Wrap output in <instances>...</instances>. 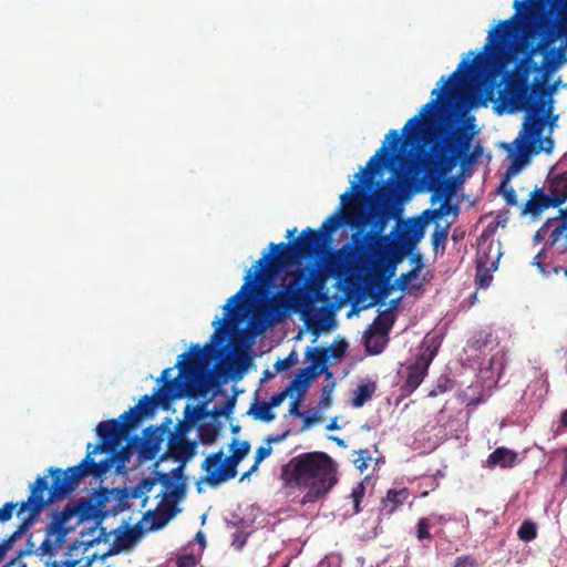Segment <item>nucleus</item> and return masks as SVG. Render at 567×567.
Segmentation results:
<instances>
[{
    "mask_svg": "<svg viewBox=\"0 0 567 567\" xmlns=\"http://www.w3.org/2000/svg\"><path fill=\"white\" fill-rule=\"evenodd\" d=\"M544 4L555 10L559 18L540 20L535 29L526 27L522 50L526 60L537 54H544L546 63H549L548 55L563 58L567 50V0H515L514 16L501 21L488 32L484 51H488L496 43L511 40L520 24L518 18L528 22L535 21L538 13L544 10Z\"/></svg>",
    "mask_w": 567,
    "mask_h": 567,
    "instance_id": "nucleus-1",
    "label": "nucleus"
},
{
    "mask_svg": "<svg viewBox=\"0 0 567 567\" xmlns=\"http://www.w3.org/2000/svg\"><path fill=\"white\" fill-rule=\"evenodd\" d=\"M544 4L555 10L559 18L540 20L535 29L526 27L522 50L526 60L537 54H544L546 63H549L548 55L563 58L567 50V0H515L514 16L501 21L488 32L484 51H488L496 43L511 40L520 24L518 18L528 22L535 21L538 13L544 10Z\"/></svg>",
    "mask_w": 567,
    "mask_h": 567,
    "instance_id": "nucleus-2",
    "label": "nucleus"
},
{
    "mask_svg": "<svg viewBox=\"0 0 567 567\" xmlns=\"http://www.w3.org/2000/svg\"><path fill=\"white\" fill-rule=\"evenodd\" d=\"M210 346L212 342L207 343L205 348H202L197 343L192 344L188 352H184L178 357L175 364V368L179 371L177 378H169L173 368L164 369L161 377L157 379L158 382H163V386L157 389L154 395H143L135 406L125 411L117 420L113 419L102 422L116 425V432L127 437L128 433L135 430L144 417L154 414L155 408L159 403H167L171 400L179 399L185 395L187 382L183 380L182 377L187 381H194L198 388L199 395L206 396L213 388L217 386V383L210 375L200 373L205 359L204 351Z\"/></svg>",
    "mask_w": 567,
    "mask_h": 567,
    "instance_id": "nucleus-3",
    "label": "nucleus"
},
{
    "mask_svg": "<svg viewBox=\"0 0 567 567\" xmlns=\"http://www.w3.org/2000/svg\"><path fill=\"white\" fill-rule=\"evenodd\" d=\"M326 244L322 235L307 227L303 229L293 243L269 244V254H265L256 264L247 271L245 282L241 288L233 295L225 306V318L216 319L213 326L216 328L212 336V342L219 338L220 333L227 334L223 327L228 324V318L235 312V308L243 303L246 296L251 295L258 288L270 287L279 270L292 262L295 258H310L318 254L319 249Z\"/></svg>",
    "mask_w": 567,
    "mask_h": 567,
    "instance_id": "nucleus-4",
    "label": "nucleus"
},
{
    "mask_svg": "<svg viewBox=\"0 0 567 567\" xmlns=\"http://www.w3.org/2000/svg\"><path fill=\"white\" fill-rule=\"evenodd\" d=\"M115 429L116 425L114 424L100 422L96 426V434L101 442L96 445L89 443L86 445V455L78 465L66 470L59 467H50L48 470L52 483L45 491L48 494L44 497L45 506L70 496L86 476L101 477L111 471L116 464L112 455L100 462H95L93 455L109 453V451H114L117 446H121L122 441L126 437L117 433Z\"/></svg>",
    "mask_w": 567,
    "mask_h": 567,
    "instance_id": "nucleus-5",
    "label": "nucleus"
},
{
    "mask_svg": "<svg viewBox=\"0 0 567 567\" xmlns=\"http://www.w3.org/2000/svg\"><path fill=\"white\" fill-rule=\"evenodd\" d=\"M280 478L287 488L306 489L301 505L316 503L338 483V464L324 452H305L282 465Z\"/></svg>",
    "mask_w": 567,
    "mask_h": 567,
    "instance_id": "nucleus-6",
    "label": "nucleus"
},
{
    "mask_svg": "<svg viewBox=\"0 0 567 567\" xmlns=\"http://www.w3.org/2000/svg\"><path fill=\"white\" fill-rule=\"evenodd\" d=\"M507 90L512 107L515 110H526L523 128L513 142L517 151V157L514 159L512 167L519 169L530 155L537 154L540 151L549 152L551 150L553 141L550 138L540 141L545 117L543 114H539L540 112H550L551 106H548L547 110L544 109V105L537 109L534 91L526 83L512 84Z\"/></svg>",
    "mask_w": 567,
    "mask_h": 567,
    "instance_id": "nucleus-7",
    "label": "nucleus"
},
{
    "mask_svg": "<svg viewBox=\"0 0 567 567\" xmlns=\"http://www.w3.org/2000/svg\"><path fill=\"white\" fill-rule=\"evenodd\" d=\"M402 141V136L395 130H390L385 135V141L377 153L370 157L364 168H362L359 173L355 174L358 181L351 182V187L340 195V207L338 212L329 216L320 226L318 230L324 241L330 237L332 233L344 225L355 226L358 224L359 217L351 212H346L344 208H350L352 206H357V199L364 190L363 184H367L370 181L369 176H372L375 172L377 166L388 167L389 164L393 161L394 153L398 151V147ZM363 218V215H360V219Z\"/></svg>",
    "mask_w": 567,
    "mask_h": 567,
    "instance_id": "nucleus-8",
    "label": "nucleus"
},
{
    "mask_svg": "<svg viewBox=\"0 0 567 567\" xmlns=\"http://www.w3.org/2000/svg\"><path fill=\"white\" fill-rule=\"evenodd\" d=\"M483 59V54L480 53L471 62L463 60L452 74L447 78L442 76L440 79L437 84H441V86L432 90V100L421 107L419 114L414 115L405 123L402 130V134L405 136V144L408 142L419 144L421 141H432V137L427 135L425 128L431 130L436 124V111L444 105V100L455 96V83L461 81V76H463L465 70L481 64Z\"/></svg>",
    "mask_w": 567,
    "mask_h": 567,
    "instance_id": "nucleus-9",
    "label": "nucleus"
},
{
    "mask_svg": "<svg viewBox=\"0 0 567 567\" xmlns=\"http://www.w3.org/2000/svg\"><path fill=\"white\" fill-rule=\"evenodd\" d=\"M312 277L313 270L297 269L292 274L291 281L284 285L282 291L265 305L267 317L271 320L279 319L306 307L311 300L309 292L317 290Z\"/></svg>",
    "mask_w": 567,
    "mask_h": 567,
    "instance_id": "nucleus-10",
    "label": "nucleus"
},
{
    "mask_svg": "<svg viewBox=\"0 0 567 567\" xmlns=\"http://www.w3.org/2000/svg\"><path fill=\"white\" fill-rule=\"evenodd\" d=\"M47 489V476H39L35 482L30 485V495L27 501L21 502L18 512V516H21L24 513H28V515L22 518L17 529L0 543V561L3 560L13 544L25 535L39 518L41 512L45 507L44 493Z\"/></svg>",
    "mask_w": 567,
    "mask_h": 567,
    "instance_id": "nucleus-11",
    "label": "nucleus"
},
{
    "mask_svg": "<svg viewBox=\"0 0 567 567\" xmlns=\"http://www.w3.org/2000/svg\"><path fill=\"white\" fill-rule=\"evenodd\" d=\"M471 146V135L463 128H453L444 138L443 143L436 142L429 155V166L446 173L463 158Z\"/></svg>",
    "mask_w": 567,
    "mask_h": 567,
    "instance_id": "nucleus-12",
    "label": "nucleus"
},
{
    "mask_svg": "<svg viewBox=\"0 0 567 567\" xmlns=\"http://www.w3.org/2000/svg\"><path fill=\"white\" fill-rule=\"evenodd\" d=\"M233 454L224 458V452L209 454L203 462V470L207 473L205 481L210 485H217L237 475V466L249 453L250 444L248 441L234 440L230 445Z\"/></svg>",
    "mask_w": 567,
    "mask_h": 567,
    "instance_id": "nucleus-13",
    "label": "nucleus"
},
{
    "mask_svg": "<svg viewBox=\"0 0 567 567\" xmlns=\"http://www.w3.org/2000/svg\"><path fill=\"white\" fill-rule=\"evenodd\" d=\"M386 219L379 217L373 221V229L363 234L357 231L351 236V244H346L340 250L341 259L349 266L355 265L363 257L368 256L372 249V243H386L388 237L381 236V231L385 227Z\"/></svg>",
    "mask_w": 567,
    "mask_h": 567,
    "instance_id": "nucleus-14",
    "label": "nucleus"
},
{
    "mask_svg": "<svg viewBox=\"0 0 567 567\" xmlns=\"http://www.w3.org/2000/svg\"><path fill=\"white\" fill-rule=\"evenodd\" d=\"M168 429L164 425L159 427L148 426L143 431V437L133 436L134 443L141 462L154 460L161 451L162 443Z\"/></svg>",
    "mask_w": 567,
    "mask_h": 567,
    "instance_id": "nucleus-15",
    "label": "nucleus"
},
{
    "mask_svg": "<svg viewBox=\"0 0 567 567\" xmlns=\"http://www.w3.org/2000/svg\"><path fill=\"white\" fill-rule=\"evenodd\" d=\"M395 317L391 310H384L380 312L379 316H377V318L373 320L364 337V346L370 354H379L383 351V344H372L373 337L386 336L392 329Z\"/></svg>",
    "mask_w": 567,
    "mask_h": 567,
    "instance_id": "nucleus-16",
    "label": "nucleus"
},
{
    "mask_svg": "<svg viewBox=\"0 0 567 567\" xmlns=\"http://www.w3.org/2000/svg\"><path fill=\"white\" fill-rule=\"evenodd\" d=\"M550 207H559L558 202L556 200L554 195H551L550 193L546 194L543 190V188L536 187L530 193L529 199L523 206L520 215H530L533 217H538L544 210Z\"/></svg>",
    "mask_w": 567,
    "mask_h": 567,
    "instance_id": "nucleus-17",
    "label": "nucleus"
},
{
    "mask_svg": "<svg viewBox=\"0 0 567 567\" xmlns=\"http://www.w3.org/2000/svg\"><path fill=\"white\" fill-rule=\"evenodd\" d=\"M436 350H432L429 353L423 351L415 360V362L408 368V377L405 381V388L409 392H413L423 382L427 374L429 367L435 357Z\"/></svg>",
    "mask_w": 567,
    "mask_h": 567,
    "instance_id": "nucleus-18",
    "label": "nucleus"
},
{
    "mask_svg": "<svg viewBox=\"0 0 567 567\" xmlns=\"http://www.w3.org/2000/svg\"><path fill=\"white\" fill-rule=\"evenodd\" d=\"M158 481L165 488L164 497L171 496L179 499L185 493L184 466L178 465L172 470V473H161Z\"/></svg>",
    "mask_w": 567,
    "mask_h": 567,
    "instance_id": "nucleus-19",
    "label": "nucleus"
},
{
    "mask_svg": "<svg viewBox=\"0 0 567 567\" xmlns=\"http://www.w3.org/2000/svg\"><path fill=\"white\" fill-rule=\"evenodd\" d=\"M544 229H548L549 247H554L563 241L564 247L567 248V218L566 217H551L544 223Z\"/></svg>",
    "mask_w": 567,
    "mask_h": 567,
    "instance_id": "nucleus-20",
    "label": "nucleus"
},
{
    "mask_svg": "<svg viewBox=\"0 0 567 567\" xmlns=\"http://www.w3.org/2000/svg\"><path fill=\"white\" fill-rule=\"evenodd\" d=\"M410 492L406 487L400 489H389L385 497L382 498L380 513L384 516H391L409 498Z\"/></svg>",
    "mask_w": 567,
    "mask_h": 567,
    "instance_id": "nucleus-21",
    "label": "nucleus"
},
{
    "mask_svg": "<svg viewBox=\"0 0 567 567\" xmlns=\"http://www.w3.org/2000/svg\"><path fill=\"white\" fill-rule=\"evenodd\" d=\"M517 461V453L507 447H497L487 457L486 466L494 468H511Z\"/></svg>",
    "mask_w": 567,
    "mask_h": 567,
    "instance_id": "nucleus-22",
    "label": "nucleus"
},
{
    "mask_svg": "<svg viewBox=\"0 0 567 567\" xmlns=\"http://www.w3.org/2000/svg\"><path fill=\"white\" fill-rule=\"evenodd\" d=\"M549 192L559 206L567 200V173L558 174L551 179Z\"/></svg>",
    "mask_w": 567,
    "mask_h": 567,
    "instance_id": "nucleus-23",
    "label": "nucleus"
},
{
    "mask_svg": "<svg viewBox=\"0 0 567 567\" xmlns=\"http://www.w3.org/2000/svg\"><path fill=\"white\" fill-rule=\"evenodd\" d=\"M375 389L377 386L373 382L359 384L353 392L352 405L354 408H361L368 400L372 398Z\"/></svg>",
    "mask_w": 567,
    "mask_h": 567,
    "instance_id": "nucleus-24",
    "label": "nucleus"
},
{
    "mask_svg": "<svg viewBox=\"0 0 567 567\" xmlns=\"http://www.w3.org/2000/svg\"><path fill=\"white\" fill-rule=\"evenodd\" d=\"M451 212L457 214L458 207L452 206L449 200H443L441 206L435 209H426L423 215L426 218V223L436 221L442 219L444 216L449 215Z\"/></svg>",
    "mask_w": 567,
    "mask_h": 567,
    "instance_id": "nucleus-25",
    "label": "nucleus"
},
{
    "mask_svg": "<svg viewBox=\"0 0 567 567\" xmlns=\"http://www.w3.org/2000/svg\"><path fill=\"white\" fill-rule=\"evenodd\" d=\"M455 192L456 185L454 179H445L434 189L431 200L432 203H434L436 199H446L450 202Z\"/></svg>",
    "mask_w": 567,
    "mask_h": 567,
    "instance_id": "nucleus-26",
    "label": "nucleus"
},
{
    "mask_svg": "<svg viewBox=\"0 0 567 567\" xmlns=\"http://www.w3.org/2000/svg\"><path fill=\"white\" fill-rule=\"evenodd\" d=\"M117 446L114 451H109L112 454L113 458H115L116 468L120 471L125 463H127L132 455L133 449H136L134 443L132 442V437L128 440L127 445L118 449Z\"/></svg>",
    "mask_w": 567,
    "mask_h": 567,
    "instance_id": "nucleus-27",
    "label": "nucleus"
},
{
    "mask_svg": "<svg viewBox=\"0 0 567 567\" xmlns=\"http://www.w3.org/2000/svg\"><path fill=\"white\" fill-rule=\"evenodd\" d=\"M91 505L85 498H80L76 503H69L64 506L63 511L68 517L72 519L74 516L84 518L87 515Z\"/></svg>",
    "mask_w": 567,
    "mask_h": 567,
    "instance_id": "nucleus-28",
    "label": "nucleus"
},
{
    "mask_svg": "<svg viewBox=\"0 0 567 567\" xmlns=\"http://www.w3.org/2000/svg\"><path fill=\"white\" fill-rule=\"evenodd\" d=\"M248 413L251 414L256 420H262L265 422H271L275 420V414L272 413L271 408L267 402L254 404L249 409Z\"/></svg>",
    "mask_w": 567,
    "mask_h": 567,
    "instance_id": "nucleus-29",
    "label": "nucleus"
},
{
    "mask_svg": "<svg viewBox=\"0 0 567 567\" xmlns=\"http://www.w3.org/2000/svg\"><path fill=\"white\" fill-rule=\"evenodd\" d=\"M54 515L52 520L49 523L45 529L47 536H56L55 543L61 544L64 540V537L69 533V528L64 526Z\"/></svg>",
    "mask_w": 567,
    "mask_h": 567,
    "instance_id": "nucleus-30",
    "label": "nucleus"
},
{
    "mask_svg": "<svg viewBox=\"0 0 567 567\" xmlns=\"http://www.w3.org/2000/svg\"><path fill=\"white\" fill-rule=\"evenodd\" d=\"M155 482L152 478H143L138 484L128 488L130 495L133 499L143 498V504L147 501L145 496L148 492L152 491Z\"/></svg>",
    "mask_w": 567,
    "mask_h": 567,
    "instance_id": "nucleus-31",
    "label": "nucleus"
},
{
    "mask_svg": "<svg viewBox=\"0 0 567 567\" xmlns=\"http://www.w3.org/2000/svg\"><path fill=\"white\" fill-rule=\"evenodd\" d=\"M316 373L312 371V367H306L303 369H300L293 379L292 388H296L299 390V393H303L309 381L315 378Z\"/></svg>",
    "mask_w": 567,
    "mask_h": 567,
    "instance_id": "nucleus-32",
    "label": "nucleus"
},
{
    "mask_svg": "<svg viewBox=\"0 0 567 567\" xmlns=\"http://www.w3.org/2000/svg\"><path fill=\"white\" fill-rule=\"evenodd\" d=\"M309 353L311 352V365L312 371L315 372L316 369L319 370V372L323 371L326 369V364L328 361V349L326 348H313L309 349Z\"/></svg>",
    "mask_w": 567,
    "mask_h": 567,
    "instance_id": "nucleus-33",
    "label": "nucleus"
},
{
    "mask_svg": "<svg viewBox=\"0 0 567 567\" xmlns=\"http://www.w3.org/2000/svg\"><path fill=\"white\" fill-rule=\"evenodd\" d=\"M493 280V276L484 264L478 262L476 267L475 284L478 288H487Z\"/></svg>",
    "mask_w": 567,
    "mask_h": 567,
    "instance_id": "nucleus-34",
    "label": "nucleus"
},
{
    "mask_svg": "<svg viewBox=\"0 0 567 567\" xmlns=\"http://www.w3.org/2000/svg\"><path fill=\"white\" fill-rule=\"evenodd\" d=\"M517 536L524 542H530L537 536L536 525L530 520H525L518 528Z\"/></svg>",
    "mask_w": 567,
    "mask_h": 567,
    "instance_id": "nucleus-35",
    "label": "nucleus"
},
{
    "mask_svg": "<svg viewBox=\"0 0 567 567\" xmlns=\"http://www.w3.org/2000/svg\"><path fill=\"white\" fill-rule=\"evenodd\" d=\"M498 193L503 196L504 200L509 206H516L518 204L517 195L515 189L507 185L506 181H503L498 187Z\"/></svg>",
    "mask_w": 567,
    "mask_h": 567,
    "instance_id": "nucleus-36",
    "label": "nucleus"
},
{
    "mask_svg": "<svg viewBox=\"0 0 567 567\" xmlns=\"http://www.w3.org/2000/svg\"><path fill=\"white\" fill-rule=\"evenodd\" d=\"M421 271V266L416 265L414 266L410 271L405 274H401L400 277L396 279V284L399 289L405 290L409 286V284L419 276Z\"/></svg>",
    "mask_w": 567,
    "mask_h": 567,
    "instance_id": "nucleus-37",
    "label": "nucleus"
},
{
    "mask_svg": "<svg viewBox=\"0 0 567 567\" xmlns=\"http://www.w3.org/2000/svg\"><path fill=\"white\" fill-rule=\"evenodd\" d=\"M365 487L363 483H358L351 491V498L353 501V514L361 512L360 504L364 497Z\"/></svg>",
    "mask_w": 567,
    "mask_h": 567,
    "instance_id": "nucleus-38",
    "label": "nucleus"
},
{
    "mask_svg": "<svg viewBox=\"0 0 567 567\" xmlns=\"http://www.w3.org/2000/svg\"><path fill=\"white\" fill-rule=\"evenodd\" d=\"M430 519L429 518H420L416 525V538L419 540H431L432 535L430 533Z\"/></svg>",
    "mask_w": 567,
    "mask_h": 567,
    "instance_id": "nucleus-39",
    "label": "nucleus"
},
{
    "mask_svg": "<svg viewBox=\"0 0 567 567\" xmlns=\"http://www.w3.org/2000/svg\"><path fill=\"white\" fill-rule=\"evenodd\" d=\"M51 537L52 536H47L45 535V538L43 539V542L41 543V545L38 547V549L35 550V554L40 557H43V556H53L55 555V546L58 545L54 542L51 540Z\"/></svg>",
    "mask_w": 567,
    "mask_h": 567,
    "instance_id": "nucleus-40",
    "label": "nucleus"
},
{
    "mask_svg": "<svg viewBox=\"0 0 567 567\" xmlns=\"http://www.w3.org/2000/svg\"><path fill=\"white\" fill-rule=\"evenodd\" d=\"M218 431L214 425H203L199 429V436L203 443L210 444L216 441Z\"/></svg>",
    "mask_w": 567,
    "mask_h": 567,
    "instance_id": "nucleus-41",
    "label": "nucleus"
},
{
    "mask_svg": "<svg viewBox=\"0 0 567 567\" xmlns=\"http://www.w3.org/2000/svg\"><path fill=\"white\" fill-rule=\"evenodd\" d=\"M236 399L235 396L227 399L221 406H214L212 414L214 416H228L235 409Z\"/></svg>",
    "mask_w": 567,
    "mask_h": 567,
    "instance_id": "nucleus-42",
    "label": "nucleus"
},
{
    "mask_svg": "<svg viewBox=\"0 0 567 567\" xmlns=\"http://www.w3.org/2000/svg\"><path fill=\"white\" fill-rule=\"evenodd\" d=\"M21 503L7 502L0 507V523L9 522L13 516V511L20 508Z\"/></svg>",
    "mask_w": 567,
    "mask_h": 567,
    "instance_id": "nucleus-43",
    "label": "nucleus"
},
{
    "mask_svg": "<svg viewBox=\"0 0 567 567\" xmlns=\"http://www.w3.org/2000/svg\"><path fill=\"white\" fill-rule=\"evenodd\" d=\"M296 362H297V358L295 357V353L292 352L287 358L277 360L276 363L274 364V368H275L276 372H282V371L291 368L293 364H296Z\"/></svg>",
    "mask_w": 567,
    "mask_h": 567,
    "instance_id": "nucleus-44",
    "label": "nucleus"
},
{
    "mask_svg": "<svg viewBox=\"0 0 567 567\" xmlns=\"http://www.w3.org/2000/svg\"><path fill=\"white\" fill-rule=\"evenodd\" d=\"M198 563V559L193 554H184L176 558L175 566L176 567H195Z\"/></svg>",
    "mask_w": 567,
    "mask_h": 567,
    "instance_id": "nucleus-45",
    "label": "nucleus"
},
{
    "mask_svg": "<svg viewBox=\"0 0 567 567\" xmlns=\"http://www.w3.org/2000/svg\"><path fill=\"white\" fill-rule=\"evenodd\" d=\"M291 389L292 386H288L284 391L272 394L267 403L270 405L271 409L279 406L288 396Z\"/></svg>",
    "mask_w": 567,
    "mask_h": 567,
    "instance_id": "nucleus-46",
    "label": "nucleus"
},
{
    "mask_svg": "<svg viewBox=\"0 0 567 567\" xmlns=\"http://www.w3.org/2000/svg\"><path fill=\"white\" fill-rule=\"evenodd\" d=\"M359 454L360 456L357 460H354L353 463L355 464L358 470L364 471L368 467L369 461L371 460V457L369 456V450H360Z\"/></svg>",
    "mask_w": 567,
    "mask_h": 567,
    "instance_id": "nucleus-47",
    "label": "nucleus"
},
{
    "mask_svg": "<svg viewBox=\"0 0 567 567\" xmlns=\"http://www.w3.org/2000/svg\"><path fill=\"white\" fill-rule=\"evenodd\" d=\"M117 499L118 504L123 509H127L131 507L130 499H133L130 495L128 488L124 487L117 491Z\"/></svg>",
    "mask_w": 567,
    "mask_h": 567,
    "instance_id": "nucleus-48",
    "label": "nucleus"
},
{
    "mask_svg": "<svg viewBox=\"0 0 567 567\" xmlns=\"http://www.w3.org/2000/svg\"><path fill=\"white\" fill-rule=\"evenodd\" d=\"M454 567H480L476 559L472 556L457 557Z\"/></svg>",
    "mask_w": 567,
    "mask_h": 567,
    "instance_id": "nucleus-49",
    "label": "nucleus"
},
{
    "mask_svg": "<svg viewBox=\"0 0 567 567\" xmlns=\"http://www.w3.org/2000/svg\"><path fill=\"white\" fill-rule=\"evenodd\" d=\"M177 453L185 458H189L194 455V445L184 441L178 445Z\"/></svg>",
    "mask_w": 567,
    "mask_h": 567,
    "instance_id": "nucleus-50",
    "label": "nucleus"
},
{
    "mask_svg": "<svg viewBox=\"0 0 567 567\" xmlns=\"http://www.w3.org/2000/svg\"><path fill=\"white\" fill-rule=\"evenodd\" d=\"M301 393H299V395L290 402L289 404V414L290 415H293V416H297V417H301L303 416V413L300 411V405H301Z\"/></svg>",
    "mask_w": 567,
    "mask_h": 567,
    "instance_id": "nucleus-51",
    "label": "nucleus"
},
{
    "mask_svg": "<svg viewBox=\"0 0 567 567\" xmlns=\"http://www.w3.org/2000/svg\"><path fill=\"white\" fill-rule=\"evenodd\" d=\"M567 432V409L561 413L560 419L558 421L557 427L554 431V434L560 435Z\"/></svg>",
    "mask_w": 567,
    "mask_h": 567,
    "instance_id": "nucleus-52",
    "label": "nucleus"
},
{
    "mask_svg": "<svg viewBox=\"0 0 567 567\" xmlns=\"http://www.w3.org/2000/svg\"><path fill=\"white\" fill-rule=\"evenodd\" d=\"M271 452H272V450L269 445L268 446H259L255 453L256 463H261L265 458H267L271 454Z\"/></svg>",
    "mask_w": 567,
    "mask_h": 567,
    "instance_id": "nucleus-53",
    "label": "nucleus"
},
{
    "mask_svg": "<svg viewBox=\"0 0 567 567\" xmlns=\"http://www.w3.org/2000/svg\"><path fill=\"white\" fill-rule=\"evenodd\" d=\"M308 326L311 333L315 334L316 337H319L321 331L329 329V327L326 326L321 320L308 322Z\"/></svg>",
    "mask_w": 567,
    "mask_h": 567,
    "instance_id": "nucleus-54",
    "label": "nucleus"
},
{
    "mask_svg": "<svg viewBox=\"0 0 567 567\" xmlns=\"http://www.w3.org/2000/svg\"><path fill=\"white\" fill-rule=\"evenodd\" d=\"M30 553H31V550H27V551L21 550L16 558L11 559L2 567H27L25 563L22 561V556H24L25 554H30Z\"/></svg>",
    "mask_w": 567,
    "mask_h": 567,
    "instance_id": "nucleus-55",
    "label": "nucleus"
},
{
    "mask_svg": "<svg viewBox=\"0 0 567 567\" xmlns=\"http://www.w3.org/2000/svg\"><path fill=\"white\" fill-rule=\"evenodd\" d=\"M301 417L303 419V424H302L301 431L308 430L315 422H317L319 420V417L317 416L316 413H313L312 415H306L303 413V416H301Z\"/></svg>",
    "mask_w": 567,
    "mask_h": 567,
    "instance_id": "nucleus-56",
    "label": "nucleus"
},
{
    "mask_svg": "<svg viewBox=\"0 0 567 567\" xmlns=\"http://www.w3.org/2000/svg\"><path fill=\"white\" fill-rule=\"evenodd\" d=\"M290 434V430H287L285 431L284 433L281 434H278V435H269L267 437V443L268 444H272V443H280L282 442L288 435Z\"/></svg>",
    "mask_w": 567,
    "mask_h": 567,
    "instance_id": "nucleus-57",
    "label": "nucleus"
},
{
    "mask_svg": "<svg viewBox=\"0 0 567 567\" xmlns=\"http://www.w3.org/2000/svg\"><path fill=\"white\" fill-rule=\"evenodd\" d=\"M432 237H433V244L436 246L440 240H446L447 231H446V229H435Z\"/></svg>",
    "mask_w": 567,
    "mask_h": 567,
    "instance_id": "nucleus-58",
    "label": "nucleus"
},
{
    "mask_svg": "<svg viewBox=\"0 0 567 567\" xmlns=\"http://www.w3.org/2000/svg\"><path fill=\"white\" fill-rule=\"evenodd\" d=\"M330 403H331L330 391L328 390L327 386H324L322 390V398L319 402V405H320V408H326V406H329Z\"/></svg>",
    "mask_w": 567,
    "mask_h": 567,
    "instance_id": "nucleus-59",
    "label": "nucleus"
},
{
    "mask_svg": "<svg viewBox=\"0 0 567 567\" xmlns=\"http://www.w3.org/2000/svg\"><path fill=\"white\" fill-rule=\"evenodd\" d=\"M546 236H548V229H544V224H543L542 227L536 231V234L534 236V240L537 244H539L545 239Z\"/></svg>",
    "mask_w": 567,
    "mask_h": 567,
    "instance_id": "nucleus-60",
    "label": "nucleus"
},
{
    "mask_svg": "<svg viewBox=\"0 0 567 567\" xmlns=\"http://www.w3.org/2000/svg\"><path fill=\"white\" fill-rule=\"evenodd\" d=\"M51 567H74L75 561L73 560H53Z\"/></svg>",
    "mask_w": 567,
    "mask_h": 567,
    "instance_id": "nucleus-61",
    "label": "nucleus"
},
{
    "mask_svg": "<svg viewBox=\"0 0 567 567\" xmlns=\"http://www.w3.org/2000/svg\"><path fill=\"white\" fill-rule=\"evenodd\" d=\"M135 538L134 530L130 529L124 534L123 538H118L122 542V546L128 545Z\"/></svg>",
    "mask_w": 567,
    "mask_h": 567,
    "instance_id": "nucleus-62",
    "label": "nucleus"
},
{
    "mask_svg": "<svg viewBox=\"0 0 567 567\" xmlns=\"http://www.w3.org/2000/svg\"><path fill=\"white\" fill-rule=\"evenodd\" d=\"M62 524H66L69 520H71L66 513H64V511H60V512H56L53 514Z\"/></svg>",
    "mask_w": 567,
    "mask_h": 567,
    "instance_id": "nucleus-63",
    "label": "nucleus"
},
{
    "mask_svg": "<svg viewBox=\"0 0 567 567\" xmlns=\"http://www.w3.org/2000/svg\"><path fill=\"white\" fill-rule=\"evenodd\" d=\"M401 301V298H394L390 301L389 303V308L386 310H391V312L393 313V311L396 309V307L399 306Z\"/></svg>",
    "mask_w": 567,
    "mask_h": 567,
    "instance_id": "nucleus-64",
    "label": "nucleus"
}]
</instances>
